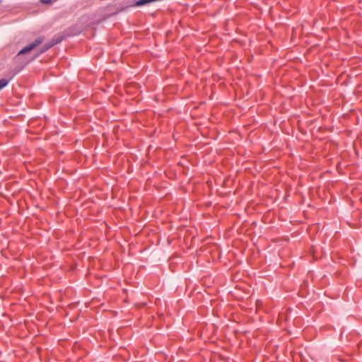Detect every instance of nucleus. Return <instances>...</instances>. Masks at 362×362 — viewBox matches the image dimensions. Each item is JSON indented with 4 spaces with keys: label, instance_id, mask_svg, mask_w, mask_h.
Listing matches in <instances>:
<instances>
[{
    "label": "nucleus",
    "instance_id": "obj_1",
    "mask_svg": "<svg viewBox=\"0 0 362 362\" xmlns=\"http://www.w3.org/2000/svg\"><path fill=\"white\" fill-rule=\"evenodd\" d=\"M63 39H64V37L62 36H59H59H54L50 41H49L48 42L45 43L42 46V47L39 50L38 54H37V56H38L39 54H41L42 53H45L48 49H49L53 46H54L55 45H57V44L60 43L63 40Z\"/></svg>",
    "mask_w": 362,
    "mask_h": 362
},
{
    "label": "nucleus",
    "instance_id": "obj_2",
    "mask_svg": "<svg viewBox=\"0 0 362 362\" xmlns=\"http://www.w3.org/2000/svg\"><path fill=\"white\" fill-rule=\"evenodd\" d=\"M44 40V38L42 37H39L36 38L33 42L28 45L29 48L30 50H33L35 47H37L38 45H40Z\"/></svg>",
    "mask_w": 362,
    "mask_h": 362
},
{
    "label": "nucleus",
    "instance_id": "obj_3",
    "mask_svg": "<svg viewBox=\"0 0 362 362\" xmlns=\"http://www.w3.org/2000/svg\"><path fill=\"white\" fill-rule=\"evenodd\" d=\"M31 50L29 48V46L27 45L25 46V47H23V49H21L17 54V56H20V55H23V54H25L26 53H28L30 52Z\"/></svg>",
    "mask_w": 362,
    "mask_h": 362
},
{
    "label": "nucleus",
    "instance_id": "obj_4",
    "mask_svg": "<svg viewBox=\"0 0 362 362\" xmlns=\"http://www.w3.org/2000/svg\"><path fill=\"white\" fill-rule=\"evenodd\" d=\"M10 79L1 78L0 79V90L5 88L9 83Z\"/></svg>",
    "mask_w": 362,
    "mask_h": 362
},
{
    "label": "nucleus",
    "instance_id": "obj_5",
    "mask_svg": "<svg viewBox=\"0 0 362 362\" xmlns=\"http://www.w3.org/2000/svg\"><path fill=\"white\" fill-rule=\"evenodd\" d=\"M41 1L43 3V4H49L52 1V0H41Z\"/></svg>",
    "mask_w": 362,
    "mask_h": 362
},
{
    "label": "nucleus",
    "instance_id": "obj_6",
    "mask_svg": "<svg viewBox=\"0 0 362 362\" xmlns=\"http://www.w3.org/2000/svg\"><path fill=\"white\" fill-rule=\"evenodd\" d=\"M2 2V0H0V4Z\"/></svg>",
    "mask_w": 362,
    "mask_h": 362
}]
</instances>
